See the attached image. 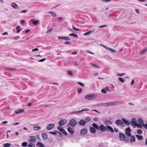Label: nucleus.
I'll return each mask as SVG.
<instances>
[{
	"label": "nucleus",
	"instance_id": "nucleus-1",
	"mask_svg": "<svg viewBox=\"0 0 147 147\" xmlns=\"http://www.w3.org/2000/svg\"><path fill=\"white\" fill-rule=\"evenodd\" d=\"M93 126L96 129L98 130H100L102 131H110L111 133H113L114 130L113 128L111 127L107 126L105 127L103 125H101L99 127L96 124L93 123L92 124Z\"/></svg>",
	"mask_w": 147,
	"mask_h": 147
},
{
	"label": "nucleus",
	"instance_id": "nucleus-2",
	"mask_svg": "<svg viewBox=\"0 0 147 147\" xmlns=\"http://www.w3.org/2000/svg\"><path fill=\"white\" fill-rule=\"evenodd\" d=\"M97 97V95L95 94H91L85 96V98L88 100L93 99L96 98Z\"/></svg>",
	"mask_w": 147,
	"mask_h": 147
},
{
	"label": "nucleus",
	"instance_id": "nucleus-3",
	"mask_svg": "<svg viewBox=\"0 0 147 147\" xmlns=\"http://www.w3.org/2000/svg\"><path fill=\"white\" fill-rule=\"evenodd\" d=\"M58 129L61 132L60 133V135H61V134H64L65 135H67V133L66 132V131H65L63 127H62V126H58Z\"/></svg>",
	"mask_w": 147,
	"mask_h": 147
},
{
	"label": "nucleus",
	"instance_id": "nucleus-4",
	"mask_svg": "<svg viewBox=\"0 0 147 147\" xmlns=\"http://www.w3.org/2000/svg\"><path fill=\"white\" fill-rule=\"evenodd\" d=\"M70 125L73 127H75L76 125V122L74 119H71L69 122Z\"/></svg>",
	"mask_w": 147,
	"mask_h": 147
},
{
	"label": "nucleus",
	"instance_id": "nucleus-5",
	"mask_svg": "<svg viewBox=\"0 0 147 147\" xmlns=\"http://www.w3.org/2000/svg\"><path fill=\"white\" fill-rule=\"evenodd\" d=\"M67 122V120L65 119H63L60 120L58 123L60 126H62Z\"/></svg>",
	"mask_w": 147,
	"mask_h": 147
},
{
	"label": "nucleus",
	"instance_id": "nucleus-6",
	"mask_svg": "<svg viewBox=\"0 0 147 147\" xmlns=\"http://www.w3.org/2000/svg\"><path fill=\"white\" fill-rule=\"evenodd\" d=\"M131 131V129L129 127H128L126 129L125 133L128 136H131V135L130 133Z\"/></svg>",
	"mask_w": 147,
	"mask_h": 147
},
{
	"label": "nucleus",
	"instance_id": "nucleus-7",
	"mask_svg": "<svg viewBox=\"0 0 147 147\" xmlns=\"http://www.w3.org/2000/svg\"><path fill=\"white\" fill-rule=\"evenodd\" d=\"M100 45L103 47H104L105 49H106L107 50L109 51H111L113 53H114L116 52L113 49H112V48H111L109 47H108L106 46H105L103 45Z\"/></svg>",
	"mask_w": 147,
	"mask_h": 147
},
{
	"label": "nucleus",
	"instance_id": "nucleus-8",
	"mask_svg": "<svg viewBox=\"0 0 147 147\" xmlns=\"http://www.w3.org/2000/svg\"><path fill=\"white\" fill-rule=\"evenodd\" d=\"M29 141L30 142L34 143L36 141L35 137L33 136H30V139Z\"/></svg>",
	"mask_w": 147,
	"mask_h": 147
},
{
	"label": "nucleus",
	"instance_id": "nucleus-9",
	"mask_svg": "<svg viewBox=\"0 0 147 147\" xmlns=\"http://www.w3.org/2000/svg\"><path fill=\"white\" fill-rule=\"evenodd\" d=\"M115 123L117 125H121L122 127L123 126V122H122L121 120H120V119H118L117 120L115 121Z\"/></svg>",
	"mask_w": 147,
	"mask_h": 147
},
{
	"label": "nucleus",
	"instance_id": "nucleus-10",
	"mask_svg": "<svg viewBox=\"0 0 147 147\" xmlns=\"http://www.w3.org/2000/svg\"><path fill=\"white\" fill-rule=\"evenodd\" d=\"M55 126V125L53 124H49L47 127V130H50L53 128Z\"/></svg>",
	"mask_w": 147,
	"mask_h": 147
},
{
	"label": "nucleus",
	"instance_id": "nucleus-11",
	"mask_svg": "<svg viewBox=\"0 0 147 147\" xmlns=\"http://www.w3.org/2000/svg\"><path fill=\"white\" fill-rule=\"evenodd\" d=\"M118 102H113L109 103H106L105 104V105L107 106H109L112 105H117L118 104Z\"/></svg>",
	"mask_w": 147,
	"mask_h": 147
},
{
	"label": "nucleus",
	"instance_id": "nucleus-12",
	"mask_svg": "<svg viewBox=\"0 0 147 147\" xmlns=\"http://www.w3.org/2000/svg\"><path fill=\"white\" fill-rule=\"evenodd\" d=\"M80 133L81 134L84 135L87 133V130L86 129H83L80 131Z\"/></svg>",
	"mask_w": 147,
	"mask_h": 147
},
{
	"label": "nucleus",
	"instance_id": "nucleus-13",
	"mask_svg": "<svg viewBox=\"0 0 147 147\" xmlns=\"http://www.w3.org/2000/svg\"><path fill=\"white\" fill-rule=\"evenodd\" d=\"M11 6L14 9H18L19 7V6L14 3H12L11 4Z\"/></svg>",
	"mask_w": 147,
	"mask_h": 147
},
{
	"label": "nucleus",
	"instance_id": "nucleus-14",
	"mask_svg": "<svg viewBox=\"0 0 147 147\" xmlns=\"http://www.w3.org/2000/svg\"><path fill=\"white\" fill-rule=\"evenodd\" d=\"M42 138L44 140H46L48 138V136L47 134L46 133H43L42 134Z\"/></svg>",
	"mask_w": 147,
	"mask_h": 147
},
{
	"label": "nucleus",
	"instance_id": "nucleus-15",
	"mask_svg": "<svg viewBox=\"0 0 147 147\" xmlns=\"http://www.w3.org/2000/svg\"><path fill=\"white\" fill-rule=\"evenodd\" d=\"M79 123L80 125L83 126L85 125L86 123L84 120L81 119L79 121Z\"/></svg>",
	"mask_w": 147,
	"mask_h": 147
},
{
	"label": "nucleus",
	"instance_id": "nucleus-16",
	"mask_svg": "<svg viewBox=\"0 0 147 147\" xmlns=\"http://www.w3.org/2000/svg\"><path fill=\"white\" fill-rule=\"evenodd\" d=\"M67 130L68 132L70 134H73L74 132V131L73 129L70 127H69L68 128Z\"/></svg>",
	"mask_w": 147,
	"mask_h": 147
},
{
	"label": "nucleus",
	"instance_id": "nucleus-17",
	"mask_svg": "<svg viewBox=\"0 0 147 147\" xmlns=\"http://www.w3.org/2000/svg\"><path fill=\"white\" fill-rule=\"evenodd\" d=\"M131 124L134 127H135L136 125V124L137 123H136V120L134 118H133L132 119V121L131 122Z\"/></svg>",
	"mask_w": 147,
	"mask_h": 147
},
{
	"label": "nucleus",
	"instance_id": "nucleus-18",
	"mask_svg": "<svg viewBox=\"0 0 147 147\" xmlns=\"http://www.w3.org/2000/svg\"><path fill=\"white\" fill-rule=\"evenodd\" d=\"M58 38L59 39H63L66 40H70V38L68 37H58Z\"/></svg>",
	"mask_w": 147,
	"mask_h": 147
},
{
	"label": "nucleus",
	"instance_id": "nucleus-19",
	"mask_svg": "<svg viewBox=\"0 0 147 147\" xmlns=\"http://www.w3.org/2000/svg\"><path fill=\"white\" fill-rule=\"evenodd\" d=\"M90 130L92 133H95L96 132V130L94 128L91 127L90 128Z\"/></svg>",
	"mask_w": 147,
	"mask_h": 147
},
{
	"label": "nucleus",
	"instance_id": "nucleus-20",
	"mask_svg": "<svg viewBox=\"0 0 147 147\" xmlns=\"http://www.w3.org/2000/svg\"><path fill=\"white\" fill-rule=\"evenodd\" d=\"M94 30L90 31L87 32H86V33H85L84 34V35L85 36L88 35L94 32Z\"/></svg>",
	"mask_w": 147,
	"mask_h": 147
},
{
	"label": "nucleus",
	"instance_id": "nucleus-21",
	"mask_svg": "<svg viewBox=\"0 0 147 147\" xmlns=\"http://www.w3.org/2000/svg\"><path fill=\"white\" fill-rule=\"evenodd\" d=\"M38 20H35L34 19H33L32 20L31 22L34 25H36L39 22Z\"/></svg>",
	"mask_w": 147,
	"mask_h": 147
},
{
	"label": "nucleus",
	"instance_id": "nucleus-22",
	"mask_svg": "<svg viewBox=\"0 0 147 147\" xmlns=\"http://www.w3.org/2000/svg\"><path fill=\"white\" fill-rule=\"evenodd\" d=\"M119 136L121 139L123 140L124 137H125V135L124 134L121 133H119Z\"/></svg>",
	"mask_w": 147,
	"mask_h": 147
},
{
	"label": "nucleus",
	"instance_id": "nucleus-23",
	"mask_svg": "<svg viewBox=\"0 0 147 147\" xmlns=\"http://www.w3.org/2000/svg\"><path fill=\"white\" fill-rule=\"evenodd\" d=\"M136 136L138 140H141L143 139V137L142 136L137 135Z\"/></svg>",
	"mask_w": 147,
	"mask_h": 147
},
{
	"label": "nucleus",
	"instance_id": "nucleus-24",
	"mask_svg": "<svg viewBox=\"0 0 147 147\" xmlns=\"http://www.w3.org/2000/svg\"><path fill=\"white\" fill-rule=\"evenodd\" d=\"M108 88L106 87L105 89L103 88L101 90V91L102 93L104 94H105L107 93L106 90Z\"/></svg>",
	"mask_w": 147,
	"mask_h": 147
},
{
	"label": "nucleus",
	"instance_id": "nucleus-25",
	"mask_svg": "<svg viewBox=\"0 0 147 147\" xmlns=\"http://www.w3.org/2000/svg\"><path fill=\"white\" fill-rule=\"evenodd\" d=\"M24 111V110L22 109H19L18 111H15V112L16 114H19V113L23 112Z\"/></svg>",
	"mask_w": 147,
	"mask_h": 147
},
{
	"label": "nucleus",
	"instance_id": "nucleus-26",
	"mask_svg": "<svg viewBox=\"0 0 147 147\" xmlns=\"http://www.w3.org/2000/svg\"><path fill=\"white\" fill-rule=\"evenodd\" d=\"M135 137L133 136H131L130 137V141L131 142H133L135 141Z\"/></svg>",
	"mask_w": 147,
	"mask_h": 147
},
{
	"label": "nucleus",
	"instance_id": "nucleus-27",
	"mask_svg": "<svg viewBox=\"0 0 147 147\" xmlns=\"http://www.w3.org/2000/svg\"><path fill=\"white\" fill-rule=\"evenodd\" d=\"M41 128L40 126H35L34 127V129L36 131L40 130Z\"/></svg>",
	"mask_w": 147,
	"mask_h": 147
},
{
	"label": "nucleus",
	"instance_id": "nucleus-28",
	"mask_svg": "<svg viewBox=\"0 0 147 147\" xmlns=\"http://www.w3.org/2000/svg\"><path fill=\"white\" fill-rule=\"evenodd\" d=\"M147 51V48H145L143 50L141 51L140 52V53L141 54H142L144 53H146Z\"/></svg>",
	"mask_w": 147,
	"mask_h": 147
},
{
	"label": "nucleus",
	"instance_id": "nucleus-29",
	"mask_svg": "<svg viewBox=\"0 0 147 147\" xmlns=\"http://www.w3.org/2000/svg\"><path fill=\"white\" fill-rule=\"evenodd\" d=\"M89 110V109L85 108L82 109L81 110L77 111L78 113L84 111H88Z\"/></svg>",
	"mask_w": 147,
	"mask_h": 147
},
{
	"label": "nucleus",
	"instance_id": "nucleus-30",
	"mask_svg": "<svg viewBox=\"0 0 147 147\" xmlns=\"http://www.w3.org/2000/svg\"><path fill=\"white\" fill-rule=\"evenodd\" d=\"M122 121L123 122H124V123L127 125H129V123L124 118H123Z\"/></svg>",
	"mask_w": 147,
	"mask_h": 147
},
{
	"label": "nucleus",
	"instance_id": "nucleus-31",
	"mask_svg": "<svg viewBox=\"0 0 147 147\" xmlns=\"http://www.w3.org/2000/svg\"><path fill=\"white\" fill-rule=\"evenodd\" d=\"M37 145L40 147H45L44 145L40 142H38Z\"/></svg>",
	"mask_w": 147,
	"mask_h": 147
},
{
	"label": "nucleus",
	"instance_id": "nucleus-32",
	"mask_svg": "<svg viewBox=\"0 0 147 147\" xmlns=\"http://www.w3.org/2000/svg\"><path fill=\"white\" fill-rule=\"evenodd\" d=\"M27 147H35V145L34 144L30 142L28 144V146Z\"/></svg>",
	"mask_w": 147,
	"mask_h": 147
},
{
	"label": "nucleus",
	"instance_id": "nucleus-33",
	"mask_svg": "<svg viewBox=\"0 0 147 147\" xmlns=\"http://www.w3.org/2000/svg\"><path fill=\"white\" fill-rule=\"evenodd\" d=\"M129 136H125V137H124L123 140L126 141H128L129 140Z\"/></svg>",
	"mask_w": 147,
	"mask_h": 147
},
{
	"label": "nucleus",
	"instance_id": "nucleus-34",
	"mask_svg": "<svg viewBox=\"0 0 147 147\" xmlns=\"http://www.w3.org/2000/svg\"><path fill=\"white\" fill-rule=\"evenodd\" d=\"M63 18H59L57 19V22H61L63 21Z\"/></svg>",
	"mask_w": 147,
	"mask_h": 147
},
{
	"label": "nucleus",
	"instance_id": "nucleus-35",
	"mask_svg": "<svg viewBox=\"0 0 147 147\" xmlns=\"http://www.w3.org/2000/svg\"><path fill=\"white\" fill-rule=\"evenodd\" d=\"M11 146V144L9 143H7L5 144L3 146L4 147H9Z\"/></svg>",
	"mask_w": 147,
	"mask_h": 147
},
{
	"label": "nucleus",
	"instance_id": "nucleus-36",
	"mask_svg": "<svg viewBox=\"0 0 147 147\" xmlns=\"http://www.w3.org/2000/svg\"><path fill=\"white\" fill-rule=\"evenodd\" d=\"M69 35L71 36H72L74 37L77 38H78V36L77 34H69Z\"/></svg>",
	"mask_w": 147,
	"mask_h": 147
},
{
	"label": "nucleus",
	"instance_id": "nucleus-37",
	"mask_svg": "<svg viewBox=\"0 0 147 147\" xmlns=\"http://www.w3.org/2000/svg\"><path fill=\"white\" fill-rule=\"evenodd\" d=\"M136 127H139L140 128H142V125H141L138 123H137L136 124V125L134 127L135 128Z\"/></svg>",
	"mask_w": 147,
	"mask_h": 147
},
{
	"label": "nucleus",
	"instance_id": "nucleus-38",
	"mask_svg": "<svg viewBox=\"0 0 147 147\" xmlns=\"http://www.w3.org/2000/svg\"><path fill=\"white\" fill-rule=\"evenodd\" d=\"M138 122L139 123L141 124H143V121L141 119H139L138 120Z\"/></svg>",
	"mask_w": 147,
	"mask_h": 147
},
{
	"label": "nucleus",
	"instance_id": "nucleus-39",
	"mask_svg": "<svg viewBox=\"0 0 147 147\" xmlns=\"http://www.w3.org/2000/svg\"><path fill=\"white\" fill-rule=\"evenodd\" d=\"M49 13L51 14V15L53 17L55 16V13L53 11H49L48 12Z\"/></svg>",
	"mask_w": 147,
	"mask_h": 147
},
{
	"label": "nucleus",
	"instance_id": "nucleus-40",
	"mask_svg": "<svg viewBox=\"0 0 147 147\" xmlns=\"http://www.w3.org/2000/svg\"><path fill=\"white\" fill-rule=\"evenodd\" d=\"M28 145V143L26 142H23L22 144V146L23 147H26Z\"/></svg>",
	"mask_w": 147,
	"mask_h": 147
},
{
	"label": "nucleus",
	"instance_id": "nucleus-41",
	"mask_svg": "<svg viewBox=\"0 0 147 147\" xmlns=\"http://www.w3.org/2000/svg\"><path fill=\"white\" fill-rule=\"evenodd\" d=\"M137 132L138 134H142V131L141 129H139L137 130Z\"/></svg>",
	"mask_w": 147,
	"mask_h": 147
},
{
	"label": "nucleus",
	"instance_id": "nucleus-42",
	"mask_svg": "<svg viewBox=\"0 0 147 147\" xmlns=\"http://www.w3.org/2000/svg\"><path fill=\"white\" fill-rule=\"evenodd\" d=\"M77 91H78V92L79 94H80V93H81V92H82V90L80 88H78L77 89Z\"/></svg>",
	"mask_w": 147,
	"mask_h": 147
},
{
	"label": "nucleus",
	"instance_id": "nucleus-43",
	"mask_svg": "<svg viewBox=\"0 0 147 147\" xmlns=\"http://www.w3.org/2000/svg\"><path fill=\"white\" fill-rule=\"evenodd\" d=\"M90 120V118L89 117H87L85 119V121L87 122H89Z\"/></svg>",
	"mask_w": 147,
	"mask_h": 147
},
{
	"label": "nucleus",
	"instance_id": "nucleus-44",
	"mask_svg": "<svg viewBox=\"0 0 147 147\" xmlns=\"http://www.w3.org/2000/svg\"><path fill=\"white\" fill-rule=\"evenodd\" d=\"M118 79L119 80L121 81L122 83H123L124 82V80L122 78H119Z\"/></svg>",
	"mask_w": 147,
	"mask_h": 147
},
{
	"label": "nucleus",
	"instance_id": "nucleus-45",
	"mask_svg": "<svg viewBox=\"0 0 147 147\" xmlns=\"http://www.w3.org/2000/svg\"><path fill=\"white\" fill-rule=\"evenodd\" d=\"M68 74L70 76H72V71H68Z\"/></svg>",
	"mask_w": 147,
	"mask_h": 147
},
{
	"label": "nucleus",
	"instance_id": "nucleus-46",
	"mask_svg": "<svg viewBox=\"0 0 147 147\" xmlns=\"http://www.w3.org/2000/svg\"><path fill=\"white\" fill-rule=\"evenodd\" d=\"M142 125L144 128L146 129H147V123L146 124H143Z\"/></svg>",
	"mask_w": 147,
	"mask_h": 147
},
{
	"label": "nucleus",
	"instance_id": "nucleus-47",
	"mask_svg": "<svg viewBox=\"0 0 147 147\" xmlns=\"http://www.w3.org/2000/svg\"><path fill=\"white\" fill-rule=\"evenodd\" d=\"M46 60L45 58H44L43 59H40L38 61L39 62H42L45 61Z\"/></svg>",
	"mask_w": 147,
	"mask_h": 147
},
{
	"label": "nucleus",
	"instance_id": "nucleus-48",
	"mask_svg": "<svg viewBox=\"0 0 147 147\" xmlns=\"http://www.w3.org/2000/svg\"><path fill=\"white\" fill-rule=\"evenodd\" d=\"M27 11H28V10H23L20 11V13H26Z\"/></svg>",
	"mask_w": 147,
	"mask_h": 147
},
{
	"label": "nucleus",
	"instance_id": "nucleus-49",
	"mask_svg": "<svg viewBox=\"0 0 147 147\" xmlns=\"http://www.w3.org/2000/svg\"><path fill=\"white\" fill-rule=\"evenodd\" d=\"M38 49L37 48L34 49L32 50V52H34L35 51H38Z\"/></svg>",
	"mask_w": 147,
	"mask_h": 147
},
{
	"label": "nucleus",
	"instance_id": "nucleus-50",
	"mask_svg": "<svg viewBox=\"0 0 147 147\" xmlns=\"http://www.w3.org/2000/svg\"><path fill=\"white\" fill-rule=\"evenodd\" d=\"M78 84L84 87V85L82 83L80 82H77V83Z\"/></svg>",
	"mask_w": 147,
	"mask_h": 147
},
{
	"label": "nucleus",
	"instance_id": "nucleus-51",
	"mask_svg": "<svg viewBox=\"0 0 147 147\" xmlns=\"http://www.w3.org/2000/svg\"><path fill=\"white\" fill-rule=\"evenodd\" d=\"M93 120L95 121H98V118L96 117H94Z\"/></svg>",
	"mask_w": 147,
	"mask_h": 147
},
{
	"label": "nucleus",
	"instance_id": "nucleus-52",
	"mask_svg": "<svg viewBox=\"0 0 147 147\" xmlns=\"http://www.w3.org/2000/svg\"><path fill=\"white\" fill-rule=\"evenodd\" d=\"M72 28L74 30H76V31H80V29H76V28H75V27L74 26H73L72 27Z\"/></svg>",
	"mask_w": 147,
	"mask_h": 147
},
{
	"label": "nucleus",
	"instance_id": "nucleus-53",
	"mask_svg": "<svg viewBox=\"0 0 147 147\" xmlns=\"http://www.w3.org/2000/svg\"><path fill=\"white\" fill-rule=\"evenodd\" d=\"M52 29L51 28L50 30H49L48 31H47L46 32V33H47L49 32V33H51L52 32Z\"/></svg>",
	"mask_w": 147,
	"mask_h": 147
},
{
	"label": "nucleus",
	"instance_id": "nucleus-54",
	"mask_svg": "<svg viewBox=\"0 0 147 147\" xmlns=\"http://www.w3.org/2000/svg\"><path fill=\"white\" fill-rule=\"evenodd\" d=\"M20 38V36H16V37H14V39H15V40H18Z\"/></svg>",
	"mask_w": 147,
	"mask_h": 147
},
{
	"label": "nucleus",
	"instance_id": "nucleus-55",
	"mask_svg": "<svg viewBox=\"0 0 147 147\" xmlns=\"http://www.w3.org/2000/svg\"><path fill=\"white\" fill-rule=\"evenodd\" d=\"M92 111H95L97 113H100V112L97 110H95V109H93L92 110Z\"/></svg>",
	"mask_w": 147,
	"mask_h": 147
},
{
	"label": "nucleus",
	"instance_id": "nucleus-56",
	"mask_svg": "<svg viewBox=\"0 0 147 147\" xmlns=\"http://www.w3.org/2000/svg\"><path fill=\"white\" fill-rule=\"evenodd\" d=\"M111 0H101L102 1L106 2H108L111 1Z\"/></svg>",
	"mask_w": 147,
	"mask_h": 147
},
{
	"label": "nucleus",
	"instance_id": "nucleus-57",
	"mask_svg": "<svg viewBox=\"0 0 147 147\" xmlns=\"http://www.w3.org/2000/svg\"><path fill=\"white\" fill-rule=\"evenodd\" d=\"M125 75V74L124 73H122L121 74H117V76H121L124 75Z\"/></svg>",
	"mask_w": 147,
	"mask_h": 147
},
{
	"label": "nucleus",
	"instance_id": "nucleus-58",
	"mask_svg": "<svg viewBox=\"0 0 147 147\" xmlns=\"http://www.w3.org/2000/svg\"><path fill=\"white\" fill-rule=\"evenodd\" d=\"M7 69L11 71H14L16 69H15L12 68H7Z\"/></svg>",
	"mask_w": 147,
	"mask_h": 147
},
{
	"label": "nucleus",
	"instance_id": "nucleus-59",
	"mask_svg": "<svg viewBox=\"0 0 147 147\" xmlns=\"http://www.w3.org/2000/svg\"><path fill=\"white\" fill-rule=\"evenodd\" d=\"M20 124V123L18 122H17L15 123H13L12 124V125H19Z\"/></svg>",
	"mask_w": 147,
	"mask_h": 147
},
{
	"label": "nucleus",
	"instance_id": "nucleus-60",
	"mask_svg": "<svg viewBox=\"0 0 147 147\" xmlns=\"http://www.w3.org/2000/svg\"><path fill=\"white\" fill-rule=\"evenodd\" d=\"M49 132L52 134L55 135V131H50Z\"/></svg>",
	"mask_w": 147,
	"mask_h": 147
},
{
	"label": "nucleus",
	"instance_id": "nucleus-61",
	"mask_svg": "<svg viewBox=\"0 0 147 147\" xmlns=\"http://www.w3.org/2000/svg\"><path fill=\"white\" fill-rule=\"evenodd\" d=\"M106 26H107L106 25H104L102 26H100L99 27V28H102L106 27Z\"/></svg>",
	"mask_w": 147,
	"mask_h": 147
},
{
	"label": "nucleus",
	"instance_id": "nucleus-62",
	"mask_svg": "<svg viewBox=\"0 0 147 147\" xmlns=\"http://www.w3.org/2000/svg\"><path fill=\"white\" fill-rule=\"evenodd\" d=\"M21 28V27L20 26H18L17 27H16V29L17 30H20Z\"/></svg>",
	"mask_w": 147,
	"mask_h": 147
},
{
	"label": "nucleus",
	"instance_id": "nucleus-63",
	"mask_svg": "<svg viewBox=\"0 0 147 147\" xmlns=\"http://www.w3.org/2000/svg\"><path fill=\"white\" fill-rule=\"evenodd\" d=\"M8 123V122L7 121H3L2 122V124H6Z\"/></svg>",
	"mask_w": 147,
	"mask_h": 147
},
{
	"label": "nucleus",
	"instance_id": "nucleus-64",
	"mask_svg": "<svg viewBox=\"0 0 147 147\" xmlns=\"http://www.w3.org/2000/svg\"><path fill=\"white\" fill-rule=\"evenodd\" d=\"M8 32H5L3 33L2 34L3 35H7L8 34Z\"/></svg>",
	"mask_w": 147,
	"mask_h": 147
}]
</instances>
